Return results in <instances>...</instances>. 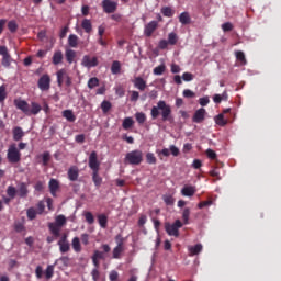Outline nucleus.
Here are the masks:
<instances>
[{"instance_id":"nucleus-4","label":"nucleus","mask_w":281,"mask_h":281,"mask_svg":"<svg viewBox=\"0 0 281 281\" xmlns=\"http://www.w3.org/2000/svg\"><path fill=\"white\" fill-rule=\"evenodd\" d=\"M7 159L9 164H19V161H21V151L16 147V144L9 146Z\"/></svg>"},{"instance_id":"nucleus-34","label":"nucleus","mask_w":281,"mask_h":281,"mask_svg":"<svg viewBox=\"0 0 281 281\" xmlns=\"http://www.w3.org/2000/svg\"><path fill=\"white\" fill-rule=\"evenodd\" d=\"M179 21L180 23H182V25H188L190 23V14L188 12L181 13L179 16Z\"/></svg>"},{"instance_id":"nucleus-63","label":"nucleus","mask_w":281,"mask_h":281,"mask_svg":"<svg viewBox=\"0 0 281 281\" xmlns=\"http://www.w3.org/2000/svg\"><path fill=\"white\" fill-rule=\"evenodd\" d=\"M109 278H110L111 281H117V278H120V274L117 273V271L112 270V271L110 272Z\"/></svg>"},{"instance_id":"nucleus-46","label":"nucleus","mask_w":281,"mask_h":281,"mask_svg":"<svg viewBox=\"0 0 281 281\" xmlns=\"http://www.w3.org/2000/svg\"><path fill=\"white\" fill-rule=\"evenodd\" d=\"M85 218L87 223H89V225H93V223H95V218L93 217V214L91 212H86Z\"/></svg>"},{"instance_id":"nucleus-62","label":"nucleus","mask_w":281,"mask_h":281,"mask_svg":"<svg viewBox=\"0 0 281 281\" xmlns=\"http://www.w3.org/2000/svg\"><path fill=\"white\" fill-rule=\"evenodd\" d=\"M49 159H50L49 153H47V151L44 153L42 156L43 166H47V164H49Z\"/></svg>"},{"instance_id":"nucleus-1","label":"nucleus","mask_w":281,"mask_h":281,"mask_svg":"<svg viewBox=\"0 0 281 281\" xmlns=\"http://www.w3.org/2000/svg\"><path fill=\"white\" fill-rule=\"evenodd\" d=\"M151 120H157L161 115L162 122H173L172 108L166 103V101L160 100L157 105H154L150 111Z\"/></svg>"},{"instance_id":"nucleus-32","label":"nucleus","mask_w":281,"mask_h":281,"mask_svg":"<svg viewBox=\"0 0 281 281\" xmlns=\"http://www.w3.org/2000/svg\"><path fill=\"white\" fill-rule=\"evenodd\" d=\"M133 124H135V121H133L132 117H125V119L123 120L122 126H123V128H124L125 131H128V128H132V127H133Z\"/></svg>"},{"instance_id":"nucleus-10","label":"nucleus","mask_w":281,"mask_h":281,"mask_svg":"<svg viewBox=\"0 0 281 281\" xmlns=\"http://www.w3.org/2000/svg\"><path fill=\"white\" fill-rule=\"evenodd\" d=\"M89 168L92 172H100V161H98V153L92 151L89 156Z\"/></svg>"},{"instance_id":"nucleus-60","label":"nucleus","mask_w":281,"mask_h":281,"mask_svg":"<svg viewBox=\"0 0 281 281\" xmlns=\"http://www.w3.org/2000/svg\"><path fill=\"white\" fill-rule=\"evenodd\" d=\"M92 257H94L97 260H104L105 258L104 254L100 250H95Z\"/></svg>"},{"instance_id":"nucleus-16","label":"nucleus","mask_w":281,"mask_h":281,"mask_svg":"<svg viewBox=\"0 0 281 281\" xmlns=\"http://www.w3.org/2000/svg\"><path fill=\"white\" fill-rule=\"evenodd\" d=\"M7 194L9 198H4L3 201L8 205L10 204V201H12V199L16 196V188H14L13 186H9L7 188Z\"/></svg>"},{"instance_id":"nucleus-43","label":"nucleus","mask_w":281,"mask_h":281,"mask_svg":"<svg viewBox=\"0 0 281 281\" xmlns=\"http://www.w3.org/2000/svg\"><path fill=\"white\" fill-rule=\"evenodd\" d=\"M136 117V122H138V124H144V122H146V114L144 112H137L135 114Z\"/></svg>"},{"instance_id":"nucleus-41","label":"nucleus","mask_w":281,"mask_h":281,"mask_svg":"<svg viewBox=\"0 0 281 281\" xmlns=\"http://www.w3.org/2000/svg\"><path fill=\"white\" fill-rule=\"evenodd\" d=\"M164 71H166V65H164V64L154 68V75L155 76H161V75H164Z\"/></svg>"},{"instance_id":"nucleus-5","label":"nucleus","mask_w":281,"mask_h":281,"mask_svg":"<svg viewBox=\"0 0 281 281\" xmlns=\"http://www.w3.org/2000/svg\"><path fill=\"white\" fill-rule=\"evenodd\" d=\"M115 240L116 247L112 250V258H114V260H120V258H122V254H124V238L122 235H117Z\"/></svg>"},{"instance_id":"nucleus-17","label":"nucleus","mask_w":281,"mask_h":281,"mask_svg":"<svg viewBox=\"0 0 281 281\" xmlns=\"http://www.w3.org/2000/svg\"><path fill=\"white\" fill-rule=\"evenodd\" d=\"M135 89H138V91H146V80L142 77H136L133 80Z\"/></svg>"},{"instance_id":"nucleus-2","label":"nucleus","mask_w":281,"mask_h":281,"mask_svg":"<svg viewBox=\"0 0 281 281\" xmlns=\"http://www.w3.org/2000/svg\"><path fill=\"white\" fill-rule=\"evenodd\" d=\"M14 106H16V109L22 111V113H24V115H38L41 113V111L43 110L41 104H38L37 102H34V101L31 102V108H30V103H27V101L21 100V99L14 100Z\"/></svg>"},{"instance_id":"nucleus-9","label":"nucleus","mask_w":281,"mask_h":281,"mask_svg":"<svg viewBox=\"0 0 281 281\" xmlns=\"http://www.w3.org/2000/svg\"><path fill=\"white\" fill-rule=\"evenodd\" d=\"M0 56H2V67H10L12 57L10 56L7 46H0Z\"/></svg>"},{"instance_id":"nucleus-56","label":"nucleus","mask_w":281,"mask_h":281,"mask_svg":"<svg viewBox=\"0 0 281 281\" xmlns=\"http://www.w3.org/2000/svg\"><path fill=\"white\" fill-rule=\"evenodd\" d=\"M222 30L223 32H232V30H234V25H232L229 22H226L222 24Z\"/></svg>"},{"instance_id":"nucleus-19","label":"nucleus","mask_w":281,"mask_h":281,"mask_svg":"<svg viewBox=\"0 0 281 281\" xmlns=\"http://www.w3.org/2000/svg\"><path fill=\"white\" fill-rule=\"evenodd\" d=\"M16 193L19 194V196L21 199H25V196H27V194H29L27 184H25V182L19 183Z\"/></svg>"},{"instance_id":"nucleus-50","label":"nucleus","mask_w":281,"mask_h":281,"mask_svg":"<svg viewBox=\"0 0 281 281\" xmlns=\"http://www.w3.org/2000/svg\"><path fill=\"white\" fill-rule=\"evenodd\" d=\"M8 98V92H5V86L0 87V102H4Z\"/></svg>"},{"instance_id":"nucleus-3","label":"nucleus","mask_w":281,"mask_h":281,"mask_svg":"<svg viewBox=\"0 0 281 281\" xmlns=\"http://www.w3.org/2000/svg\"><path fill=\"white\" fill-rule=\"evenodd\" d=\"M144 161V153L139 149L132 150L126 154L124 162L130 166H139Z\"/></svg>"},{"instance_id":"nucleus-44","label":"nucleus","mask_w":281,"mask_h":281,"mask_svg":"<svg viewBox=\"0 0 281 281\" xmlns=\"http://www.w3.org/2000/svg\"><path fill=\"white\" fill-rule=\"evenodd\" d=\"M161 14H164V16H172L175 14V11H172V9L170 7H164L161 9Z\"/></svg>"},{"instance_id":"nucleus-20","label":"nucleus","mask_w":281,"mask_h":281,"mask_svg":"<svg viewBox=\"0 0 281 281\" xmlns=\"http://www.w3.org/2000/svg\"><path fill=\"white\" fill-rule=\"evenodd\" d=\"M48 228L50 234H53L55 238H60V229H63L61 226H58V224H55V223H49Z\"/></svg>"},{"instance_id":"nucleus-25","label":"nucleus","mask_w":281,"mask_h":281,"mask_svg":"<svg viewBox=\"0 0 281 281\" xmlns=\"http://www.w3.org/2000/svg\"><path fill=\"white\" fill-rule=\"evenodd\" d=\"M203 251V245L196 244L195 246H189L190 256H199Z\"/></svg>"},{"instance_id":"nucleus-40","label":"nucleus","mask_w":281,"mask_h":281,"mask_svg":"<svg viewBox=\"0 0 281 281\" xmlns=\"http://www.w3.org/2000/svg\"><path fill=\"white\" fill-rule=\"evenodd\" d=\"M182 220L184 225H188L190 223V209L186 207L182 212Z\"/></svg>"},{"instance_id":"nucleus-58","label":"nucleus","mask_w":281,"mask_h":281,"mask_svg":"<svg viewBox=\"0 0 281 281\" xmlns=\"http://www.w3.org/2000/svg\"><path fill=\"white\" fill-rule=\"evenodd\" d=\"M164 201H165L166 205H173L175 204V199L172 198V195H165Z\"/></svg>"},{"instance_id":"nucleus-64","label":"nucleus","mask_w":281,"mask_h":281,"mask_svg":"<svg viewBox=\"0 0 281 281\" xmlns=\"http://www.w3.org/2000/svg\"><path fill=\"white\" fill-rule=\"evenodd\" d=\"M168 45H170L168 41L160 40L158 47H159V49H166L168 47Z\"/></svg>"},{"instance_id":"nucleus-48","label":"nucleus","mask_w":281,"mask_h":281,"mask_svg":"<svg viewBox=\"0 0 281 281\" xmlns=\"http://www.w3.org/2000/svg\"><path fill=\"white\" fill-rule=\"evenodd\" d=\"M8 29L14 33L16 30H19V24H16V21L12 20L8 23Z\"/></svg>"},{"instance_id":"nucleus-23","label":"nucleus","mask_w":281,"mask_h":281,"mask_svg":"<svg viewBox=\"0 0 281 281\" xmlns=\"http://www.w3.org/2000/svg\"><path fill=\"white\" fill-rule=\"evenodd\" d=\"M24 135H25V133L23 132V128H21V127H14L13 128V139H14V142H21V139H23Z\"/></svg>"},{"instance_id":"nucleus-57","label":"nucleus","mask_w":281,"mask_h":281,"mask_svg":"<svg viewBox=\"0 0 281 281\" xmlns=\"http://www.w3.org/2000/svg\"><path fill=\"white\" fill-rule=\"evenodd\" d=\"M131 102H137V100H139V92L133 90L131 92V98H130Z\"/></svg>"},{"instance_id":"nucleus-39","label":"nucleus","mask_w":281,"mask_h":281,"mask_svg":"<svg viewBox=\"0 0 281 281\" xmlns=\"http://www.w3.org/2000/svg\"><path fill=\"white\" fill-rule=\"evenodd\" d=\"M99 85H100V80L95 77L90 78L88 81V87L90 89H95V87H98Z\"/></svg>"},{"instance_id":"nucleus-22","label":"nucleus","mask_w":281,"mask_h":281,"mask_svg":"<svg viewBox=\"0 0 281 281\" xmlns=\"http://www.w3.org/2000/svg\"><path fill=\"white\" fill-rule=\"evenodd\" d=\"M48 188L50 190L52 196H56V192H58L60 184H58L56 179H50V181L48 183Z\"/></svg>"},{"instance_id":"nucleus-59","label":"nucleus","mask_w":281,"mask_h":281,"mask_svg":"<svg viewBox=\"0 0 281 281\" xmlns=\"http://www.w3.org/2000/svg\"><path fill=\"white\" fill-rule=\"evenodd\" d=\"M169 150L173 157H179V148L175 145H170Z\"/></svg>"},{"instance_id":"nucleus-14","label":"nucleus","mask_w":281,"mask_h":281,"mask_svg":"<svg viewBox=\"0 0 281 281\" xmlns=\"http://www.w3.org/2000/svg\"><path fill=\"white\" fill-rule=\"evenodd\" d=\"M157 27H159V22H157V21H151L148 24H146L145 29H144L145 36H147V37L153 36V34L157 30Z\"/></svg>"},{"instance_id":"nucleus-33","label":"nucleus","mask_w":281,"mask_h":281,"mask_svg":"<svg viewBox=\"0 0 281 281\" xmlns=\"http://www.w3.org/2000/svg\"><path fill=\"white\" fill-rule=\"evenodd\" d=\"M74 58H76V50L74 49H67L66 50V60L71 65L74 63Z\"/></svg>"},{"instance_id":"nucleus-45","label":"nucleus","mask_w":281,"mask_h":281,"mask_svg":"<svg viewBox=\"0 0 281 281\" xmlns=\"http://www.w3.org/2000/svg\"><path fill=\"white\" fill-rule=\"evenodd\" d=\"M236 58L237 60L241 61V65H247V59L245 58V53L241 50L236 52Z\"/></svg>"},{"instance_id":"nucleus-27","label":"nucleus","mask_w":281,"mask_h":281,"mask_svg":"<svg viewBox=\"0 0 281 281\" xmlns=\"http://www.w3.org/2000/svg\"><path fill=\"white\" fill-rule=\"evenodd\" d=\"M71 245H72L74 251H76L77 254H80L82 251V246L80 245V238L75 237L71 241Z\"/></svg>"},{"instance_id":"nucleus-49","label":"nucleus","mask_w":281,"mask_h":281,"mask_svg":"<svg viewBox=\"0 0 281 281\" xmlns=\"http://www.w3.org/2000/svg\"><path fill=\"white\" fill-rule=\"evenodd\" d=\"M182 80H184V82H192V80H194V75H192V72H184L182 75Z\"/></svg>"},{"instance_id":"nucleus-11","label":"nucleus","mask_w":281,"mask_h":281,"mask_svg":"<svg viewBox=\"0 0 281 281\" xmlns=\"http://www.w3.org/2000/svg\"><path fill=\"white\" fill-rule=\"evenodd\" d=\"M103 12L106 14H113L117 10V2L111 0H103L102 1Z\"/></svg>"},{"instance_id":"nucleus-35","label":"nucleus","mask_w":281,"mask_h":281,"mask_svg":"<svg viewBox=\"0 0 281 281\" xmlns=\"http://www.w3.org/2000/svg\"><path fill=\"white\" fill-rule=\"evenodd\" d=\"M55 225L63 227L64 225H67V217L65 215H58L55 218Z\"/></svg>"},{"instance_id":"nucleus-30","label":"nucleus","mask_w":281,"mask_h":281,"mask_svg":"<svg viewBox=\"0 0 281 281\" xmlns=\"http://www.w3.org/2000/svg\"><path fill=\"white\" fill-rule=\"evenodd\" d=\"M98 221H99L100 227H102V229H106V224L109 223V217H106V215H104V214H100V215H98Z\"/></svg>"},{"instance_id":"nucleus-7","label":"nucleus","mask_w":281,"mask_h":281,"mask_svg":"<svg viewBox=\"0 0 281 281\" xmlns=\"http://www.w3.org/2000/svg\"><path fill=\"white\" fill-rule=\"evenodd\" d=\"M57 76V85L58 87H63V83H66V87H71V77H69V74H67V70L60 69L56 74Z\"/></svg>"},{"instance_id":"nucleus-18","label":"nucleus","mask_w":281,"mask_h":281,"mask_svg":"<svg viewBox=\"0 0 281 281\" xmlns=\"http://www.w3.org/2000/svg\"><path fill=\"white\" fill-rule=\"evenodd\" d=\"M182 196H194L196 194V188L192 186H184L181 189Z\"/></svg>"},{"instance_id":"nucleus-55","label":"nucleus","mask_w":281,"mask_h":281,"mask_svg":"<svg viewBox=\"0 0 281 281\" xmlns=\"http://www.w3.org/2000/svg\"><path fill=\"white\" fill-rule=\"evenodd\" d=\"M91 276L93 281L100 280V270L98 268L92 269Z\"/></svg>"},{"instance_id":"nucleus-61","label":"nucleus","mask_w":281,"mask_h":281,"mask_svg":"<svg viewBox=\"0 0 281 281\" xmlns=\"http://www.w3.org/2000/svg\"><path fill=\"white\" fill-rule=\"evenodd\" d=\"M37 214H43L45 212V202L41 201L37 203Z\"/></svg>"},{"instance_id":"nucleus-21","label":"nucleus","mask_w":281,"mask_h":281,"mask_svg":"<svg viewBox=\"0 0 281 281\" xmlns=\"http://www.w3.org/2000/svg\"><path fill=\"white\" fill-rule=\"evenodd\" d=\"M80 172L78 170V167L72 166L69 168L68 170V179L70 181H78V177H79Z\"/></svg>"},{"instance_id":"nucleus-37","label":"nucleus","mask_w":281,"mask_h":281,"mask_svg":"<svg viewBox=\"0 0 281 281\" xmlns=\"http://www.w3.org/2000/svg\"><path fill=\"white\" fill-rule=\"evenodd\" d=\"M44 276L46 278V280H52V278H54V266H47Z\"/></svg>"},{"instance_id":"nucleus-54","label":"nucleus","mask_w":281,"mask_h":281,"mask_svg":"<svg viewBox=\"0 0 281 281\" xmlns=\"http://www.w3.org/2000/svg\"><path fill=\"white\" fill-rule=\"evenodd\" d=\"M43 273H45L43 271V267L37 266L36 269H35V276H36L37 280H41L43 278Z\"/></svg>"},{"instance_id":"nucleus-53","label":"nucleus","mask_w":281,"mask_h":281,"mask_svg":"<svg viewBox=\"0 0 281 281\" xmlns=\"http://www.w3.org/2000/svg\"><path fill=\"white\" fill-rule=\"evenodd\" d=\"M182 95H183V98H195L196 97V94L190 89L183 90Z\"/></svg>"},{"instance_id":"nucleus-6","label":"nucleus","mask_w":281,"mask_h":281,"mask_svg":"<svg viewBox=\"0 0 281 281\" xmlns=\"http://www.w3.org/2000/svg\"><path fill=\"white\" fill-rule=\"evenodd\" d=\"M183 227V223L180 222V220H176L173 224L166 223L165 229L169 236H175L176 238H179V229Z\"/></svg>"},{"instance_id":"nucleus-8","label":"nucleus","mask_w":281,"mask_h":281,"mask_svg":"<svg viewBox=\"0 0 281 281\" xmlns=\"http://www.w3.org/2000/svg\"><path fill=\"white\" fill-rule=\"evenodd\" d=\"M68 236L69 235L67 233H64L57 243L60 254H67L71 250V246L69 245V240L67 239Z\"/></svg>"},{"instance_id":"nucleus-51","label":"nucleus","mask_w":281,"mask_h":281,"mask_svg":"<svg viewBox=\"0 0 281 281\" xmlns=\"http://www.w3.org/2000/svg\"><path fill=\"white\" fill-rule=\"evenodd\" d=\"M120 61H113L112 67H111V71L112 74H120Z\"/></svg>"},{"instance_id":"nucleus-36","label":"nucleus","mask_w":281,"mask_h":281,"mask_svg":"<svg viewBox=\"0 0 281 281\" xmlns=\"http://www.w3.org/2000/svg\"><path fill=\"white\" fill-rule=\"evenodd\" d=\"M177 41H179V37L177 36V33L171 32L168 34V41L169 45H177Z\"/></svg>"},{"instance_id":"nucleus-29","label":"nucleus","mask_w":281,"mask_h":281,"mask_svg":"<svg viewBox=\"0 0 281 281\" xmlns=\"http://www.w3.org/2000/svg\"><path fill=\"white\" fill-rule=\"evenodd\" d=\"M63 117H65L68 122H76V115H74V111L71 110L63 111Z\"/></svg>"},{"instance_id":"nucleus-26","label":"nucleus","mask_w":281,"mask_h":281,"mask_svg":"<svg viewBox=\"0 0 281 281\" xmlns=\"http://www.w3.org/2000/svg\"><path fill=\"white\" fill-rule=\"evenodd\" d=\"M100 171H92V181L95 188H100L102 186V177H100Z\"/></svg>"},{"instance_id":"nucleus-12","label":"nucleus","mask_w":281,"mask_h":281,"mask_svg":"<svg viewBox=\"0 0 281 281\" xmlns=\"http://www.w3.org/2000/svg\"><path fill=\"white\" fill-rule=\"evenodd\" d=\"M81 65L88 69H91V67H98V57L91 58L89 55H86L82 57Z\"/></svg>"},{"instance_id":"nucleus-31","label":"nucleus","mask_w":281,"mask_h":281,"mask_svg":"<svg viewBox=\"0 0 281 281\" xmlns=\"http://www.w3.org/2000/svg\"><path fill=\"white\" fill-rule=\"evenodd\" d=\"M68 45L69 47H78V35L70 34L68 37Z\"/></svg>"},{"instance_id":"nucleus-47","label":"nucleus","mask_w":281,"mask_h":281,"mask_svg":"<svg viewBox=\"0 0 281 281\" xmlns=\"http://www.w3.org/2000/svg\"><path fill=\"white\" fill-rule=\"evenodd\" d=\"M146 161H147V164H157V158L155 157V154L147 153Z\"/></svg>"},{"instance_id":"nucleus-24","label":"nucleus","mask_w":281,"mask_h":281,"mask_svg":"<svg viewBox=\"0 0 281 281\" xmlns=\"http://www.w3.org/2000/svg\"><path fill=\"white\" fill-rule=\"evenodd\" d=\"M81 27H82V30H85V32L87 34H91V32H93V25L91 24V20H89V19H85L81 22Z\"/></svg>"},{"instance_id":"nucleus-42","label":"nucleus","mask_w":281,"mask_h":281,"mask_svg":"<svg viewBox=\"0 0 281 281\" xmlns=\"http://www.w3.org/2000/svg\"><path fill=\"white\" fill-rule=\"evenodd\" d=\"M215 122L218 124V126H225L227 124V121L225 120V116L223 114H218L215 116Z\"/></svg>"},{"instance_id":"nucleus-13","label":"nucleus","mask_w":281,"mask_h":281,"mask_svg":"<svg viewBox=\"0 0 281 281\" xmlns=\"http://www.w3.org/2000/svg\"><path fill=\"white\" fill-rule=\"evenodd\" d=\"M52 82V79L49 78V75H44L38 80V87L41 91H49V85Z\"/></svg>"},{"instance_id":"nucleus-52","label":"nucleus","mask_w":281,"mask_h":281,"mask_svg":"<svg viewBox=\"0 0 281 281\" xmlns=\"http://www.w3.org/2000/svg\"><path fill=\"white\" fill-rule=\"evenodd\" d=\"M101 109H102L103 113H108V111L111 110V102H109V101H103V102L101 103Z\"/></svg>"},{"instance_id":"nucleus-38","label":"nucleus","mask_w":281,"mask_h":281,"mask_svg":"<svg viewBox=\"0 0 281 281\" xmlns=\"http://www.w3.org/2000/svg\"><path fill=\"white\" fill-rule=\"evenodd\" d=\"M38 214V212L36 211V209L34 207H30L26 211V216L30 221H34V218H36V215Z\"/></svg>"},{"instance_id":"nucleus-15","label":"nucleus","mask_w":281,"mask_h":281,"mask_svg":"<svg viewBox=\"0 0 281 281\" xmlns=\"http://www.w3.org/2000/svg\"><path fill=\"white\" fill-rule=\"evenodd\" d=\"M205 109H199L195 111V113L193 114L192 117V122H194L195 124H201V122H203V120H205Z\"/></svg>"},{"instance_id":"nucleus-28","label":"nucleus","mask_w":281,"mask_h":281,"mask_svg":"<svg viewBox=\"0 0 281 281\" xmlns=\"http://www.w3.org/2000/svg\"><path fill=\"white\" fill-rule=\"evenodd\" d=\"M63 63V52L57 50L53 55V65H60Z\"/></svg>"}]
</instances>
